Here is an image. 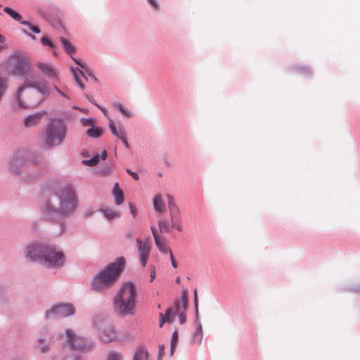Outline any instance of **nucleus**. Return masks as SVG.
I'll use <instances>...</instances> for the list:
<instances>
[{
	"mask_svg": "<svg viewBox=\"0 0 360 360\" xmlns=\"http://www.w3.org/2000/svg\"><path fill=\"white\" fill-rule=\"evenodd\" d=\"M77 207V199L74 189L66 187L47 202L45 208L48 219L54 220L60 216L72 213Z\"/></svg>",
	"mask_w": 360,
	"mask_h": 360,
	"instance_id": "f257e3e1",
	"label": "nucleus"
},
{
	"mask_svg": "<svg viewBox=\"0 0 360 360\" xmlns=\"http://www.w3.org/2000/svg\"><path fill=\"white\" fill-rule=\"evenodd\" d=\"M124 266L125 259L122 257L108 264L94 276L91 283L92 290L104 292L112 288L117 282Z\"/></svg>",
	"mask_w": 360,
	"mask_h": 360,
	"instance_id": "f03ea898",
	"label": "nucleus"
},
{
	"mask_svg": "<svg viewBox=\"0 0 360 360\" xmlns=\"http://www.w3.org/2000/svg\"><path fill=\"white\" fill-rule=\"evenodd\" d=\"M136 285L131 282L124 283L113 299L115 311L120 315L131 314L136 307Z\"/></svg>",
	"mask_w": 360,
	"mask_h": 360,
	"instance_id": "7ed1b4c3",
	"label": "nucleus"
},
{
	"mask_svg": "<svg viewBox=\"0 0 360 360\" xmlns=\"http://www.w3.org/2000/svg\"><path fill=\"white\" fill-rule=\"evenodd\" d=\"M44 98L29 82L20 86L11 99V106L15 110L33 108L38 106Z\"/></svg>",
	"mask_w": 360,
	"mask_h": 360,
	"instance_id": "20e7f679",
	"label": "nucleus"
},
{
	"mask_svg": "<svg viewBox=\"0 0 360 360\" xmlns=\"http://www.w3.org/2000/svg\"><path fill=\"white\" fill-rule=\"evenodd\" d=\"M67 345L60 348L52 358L53 360H79L77 350H82L86 347V340L77 335L74 331L68 329L65 333Z\"/></svg>",
	"mask_w": 360,
	"mask_h": 360,
	"instance_id": "39448f33",
	"label": "nucleus"
},
{
	"mask_svg": "<svg viewBox=\"0 0 360 360\" xmlns=\"http://www.w3.org/2000/svg\"><path fill=\"white\" fill-rule=\"evenodd\" d=\"M0 70L13 75L25 76L31 70V62L22 53H13L1 65Z\"/></svg>",
	"mask_w": 360,
	"mask_h": 360,
	"instance_id": "423d86ee",
	"label": "nucleus"
},
{
	"mask_svg": "<svg viewBox=\"0 0 360 360\" xmlns=\"http://www.w3.org/2000/svg\"><path fill=\"white\" fill-rule=\"evenodd\" d=\"M66 127L60 120H53L47 127L44 141L49 147L61 144L65 137Z\"/></svg>",
	"mask_w": 360,
	"mask_h": 360,
	"instance_id": "0eeeda50",
	"label": "nucleus"
},
{
	"mask_svg": "<svg viewBox=\"0 0 360 360\" xmlns=\"http://www.w3.org/2000/svg\"><path fill=\"white\" fill-rule=\"evenodd\" d=\"M41 263L50 267H59L65 263L64 254L54 247L49 246L44 255Z\"/></svg>",
	"mask_w": 360,
	"mask_h": 360,
	"instance_id": "6e6552de",
	"label": "nucleus"
},
{
	"mask_svg": "<svg viewBox=\"0 0 360 360\" xmlns=\"http://www.w3.org/2000/svg\"><path fill=\"white\" fill-rule=\"evenodd\" d=\"M48 245L41 243H32L29 244L26 248V255L32 261L42 262L44 255L48 249Z\"/></svg>",
	"mask_w": 360,
	"mask_h": 360,
	"instance_id": "1a4fd4ad",
	"label": "nucleus"
},
{
	"mask_svg": "<svg viewBox=\"0 0 360 360\" xmlns=\"http://www.w3.org/2000/svg\"><path fill=\"white\" fill-rule=\"evenodd\" d=\"M75 313V308L70 304H60L53 307L50 311H47L48 318L58 317L63 318L72 315Z\"/></svg>",
	"mask_w": 360,
	"mask_h": 360,
	"instance_id": "9d476101",
	"label": "nucleus"
},
{
	"mask_svg": "<svg viewBox=\"0 0 360 360\" xmlns=\"http://www.w3.org/2000/svg\"><path fill=\"white\" fill-rule=\"evenodd\" d=\"M99 336L106 343L120 340L119 335L115 328L110 325L105 326L100 330Z\"/></svg>",
	"mask_w": 360,
	"mask_h": 360,
	"instance_id": "9b49d317",
	"label": "nucleus"
},
{
	"mask_svg": "<svg viewBox=\"0 0 360 360\" xmlns=\"http://www.w3.org/2000/svg\"><path fill=\"white\" fill-rule=\"evenodd\" d=\"M150 229L154 238L155 243L159 251L162 254H167L172 252V250L168 246L167 238L161 236L154 227L151 226Z\"/></svg>",
	"mask_w": 360,
	"mask_h": 360,
	"instance_id": "f8f14e48",
	"label": "nucleus"
},
{
	"mask_svg": "<svg viewBox=\"0 0 360 360\" xmlns=\"http://www.w3.org/2000/svg\"><path fill=\"white\" fill-rule=\"evenodd\" d=\"M136 244L138 246V252L140 257L141 262L143 266H146L148 258L150 255V245L148 240L143 241L140 238L136 239Z\"/></svg>",
	"mask_w": 360,
	"mask_h": 360,
	"instance_id": "ddd939ff",
	"label": "nucleus"
},
{
	"mask_svg": "<svg viewBox=\"0 0 360 360\" xmlns=\"http://www.w3.org/2000/svg\"><path fill=\"white\" fill-rule=\"evenodd\" d=\"M180 307L179 304L176 303L173 307L168 309L165 314H160V327H162L165 322L171 323L174 321L176 314L179 313Z\"/></svg>",
	"mask_w": 360,
	"mask_h": 360,
	"instance_id": "4468645a",
	"label": "nucleus"
},
{
	"mask_svg": "<svg viewBox=\"0 0 360 360\" xmlns=\"http://www.w3.org/2000/svg\"><path fill=\"white\" fill-rule=\"evenodd\" d=\"M35 66L44 76L49 78H57V72L51 65L42 62H37Z\"/></svg>",
	"mask_w": 360,
	"mask_h": 360,
	"instance_id": "2eb2a0df",
	"label": "nucleus"
},
{
	"mask_svg": "<svg viewBox=\"0 0 360 360\" xmlns=\"http://www.w3.org/2000/svg\"><path fill=\"white\" fill-rule=\"evenodd\" d=\"M44 115V112H37L26 117L23 121V125L26 128L36 127Z\"/></svg>",
	"mask_w": 360,
	"mask_h": 360,
	"instance_id": "dca6fc26",
	"label": "nucleus"
},
{
	"mask_svg": "<svg viewBox=\"0 0 360 360\" xmlns=\"http://www.w3.org/2000/svg\"><path fill=\"white\" fill-rule=\"evenodd\" d=\"M153 207L156 212L162 214L165 212V206L162 195L160 193L156 194L153 198Z\"/></svg>",
	"mask_w": 360,
	"mask_h": 360,
	"instance_id": "f3484780",
	"label": "nucleus"
},
{
	"mask_svg": "<svg viewBox=\"0 0 360 360\" xmlns=\"http://www.w3.org/2000/svg\"><path fill=\"white\" fill-rule=\"evenodd\" d=\"M113 195L117 205H121L124 202V194L117 183L114 186Z\"/></svg>",
	"mask_w": 360,
	"mask_h": 360,
	"instance_id": "a211bd4d",
	"label": "nucleus"
},
{
	"mask_svg": "<svg viewBox=\"0 0 360 360\" xmlns=\"http://www.w3.org/2000/svg\"><path fill=\"white\" fill-rule=\"evenodd\" d=\"M109 127L112 134L119 139L120 138V134L124 135L125 134V131L123 127L120 126L119 128L117 129L116 127L115 121L112 120H109Z\"/></svg>",
	"mask_w": 360,
	"mask_h": 360,
	"instance_id": "6ab92c4d",
	"label": "nucleus"
},
{
	"mask_svg": "<svg viewBox=\"0 0 360 360\" xmlns=\"http://www.w3.org/2000/svg\"><path fill=\"white\" fill-rule=\"evenodd\" d=\"M71 70H72V72L73 74V76H74V78H75V81L77 82V83L78 84L79 87L82 89H84V84L80 80L79 77L80 76L84 77V73L82 70H80L79 68H75H75H72Z\"/></svg>",
	"mask_w": 360,
	"mask_h": 360,
	"instance_id": "aec40b11",
	"label": "nucleus"
},
{
	"mask_svg": "<svg viewBox=\"0 0 360 360\" xmlns=\"http://www.w3.org/2000/svg\"><path fill=\"white\" fill-rule=\"evenodd\" d=\"M102 212L105 217L110 220L120 217V213L118 211H116L110 208L103 209Z\"/></svg>",
	"mask_w": 360,
	"mask_h": 360,
	"instance_id": "412c9836",
	"label": "nucleus"
},
{
	"mask_svg": "<svg viewBox=\"0 0 360 360\" xmlns=\"http://www.w3.org/2000/svg\"><path fill=\"white\" fill-rule=\"evenodd\" d=\"M31 84L37 89V93L41 96L49 92V87L44 83L35 82ZM41 97L43 98V96Z\"/></svg>",
	"mask_w": 360,
	"mask_h": 360,
	"instance_id": "4be33fe9",
	"label": "nucleus"
},
{
	"mask_svg": "<svg viewBox=\"0 0 360 360\" xmlns=\"http://www.w3.org/2000/svg\"><path fill=\"white\" fill-rule=\"evenodd\" d=\"M167 199H168V206L170 212V217L171 219H172V215H174V212L176 211L179 212V207L174 202V199L172 195L169 194L167 195Z\"/></svg>",
	"mask_w": 360,
	"mask_h": 360,
	"instance_id": "5701e85b",
	"label": "nucleus"
},
{
	"mask_svg": "<svg viewBox=\"0 0 360 360\" xmlns=\"http://www.w3.org/2000/svg\"><path fill=\"white\" fill-rule=\"evenodd\" d=\"M60 41L63 46V48L68 53H72L75 52V47L64 37H60Z\"/></svg>",
	"mask_w": 360,
	"mask_h": 360,
	"instance_id": "b1692460",
	"label": "nucleus"
},
{
	"mask_svg": "<svg viewBox=\"0 0 360 360\" xmlns=\"http://www.w3.org/2000/svg\"><path fill=\"white\" fill-rule=\"evenodd\" d=\"M159 233L168 232L170 229L169 224L165 219H161L158 221Z\"/></svg>",
	"mask_w": 360,
	"mask_h": 360,
	"instance_id": "393cba45",
	"label": "nucleus"
},
{
	"mask_svg": "<svg viewBox=\"0 0 360 360\" xmlns=\"http://www.w3.org/2000/svg\"><path fill=\"white\" fill-rule=\"evenodd\" d=\"M134 360H148V352L143 348H139L135 353Z\"/></svg>",
	"mask_w": 360,
	"mask_h": 360,
	"instance_id": "a878e982",
	"label": "nucleus"
},
{
	"mask_svg": "<svg viewBox=\"0 0 360 360\" xmlns=\"http://www.w3.org/2000/svg\"><path fill=\"white\" fill-rule=\"evenodd\" d=\"M4 11L7 14H8L10 16H11L13 19H15V20L19 21V22L20 21V20L22 18L21 15L18 13L14 11L11 8L5 7L4 8Z\"/></svg>",
	"mask_w": 360,
	"mask_h": 360,
	"instance_id": "bb28decb",
	"label": "nucleus"
},
{
	"mask_svg": "<svg viewBox=\"0 0 360 360\" xmlns=\"http://www.w3.org/2000/svg\"><path fill=\"white\" fill-rule=\"evenodd\" d=\"M99 158L100 156L97 154L90 160H84L82 163L86 166H94L98 163Z\"/></svg>",
	"mask_w": 360,
	"mask_h": 360,
	"instance_id": "cd10ccee",
	"label": "nucleus"
},
{
	"mask_svg": "<svg viewBox=\"0 0 360 360\" xmlns=\"http://www.w3.org/2000/svg\"><path fill=\"white\" fill-rule=\"evenodd\" d=\"M102 131L98 128H90L87 130V134L90 137L97 138L101 135Z\"/></svg>",
	"mask_w": 360,
	"mask_h": 360,
	"instance_id": "c85d7f7f",
	"label": "nucleus"
},
{
	"mask_svg": "<svg viewBox=\"0 0 360 360\" xmlns=\"http://www.w3.org/2000/svg\"><path fill=\"white\" fill-rule=\"evenodd\" d=\"M178 341V333L177 331H174L172 334V338L171 340V354L172 355L176 345Z\"/></svg>",
	"mask_w": 360,
	"mask_h": 360,
	"instance_id": "c756f323",
	"label": "nucleus"
},
{
	"mask_svg": "<svg viewBox=\"0 0 360 360\" xmlns=\"http://www.w3.org/2000/svg\"><path fill=\"white\" fill-rule=\"evenodd\" d=\"M41 44L44 45V46H48L49 47H51V49H53V50L54 51V49H55V45L53 44V43L49 39V37H46V36H44L41 39Z\"/></svg>",
	"mask_w": 360,
	"mask_h": 360,
	"instance_id": "7c9ffc66",
	"label": "nucleus"
},
{
	"mask_svg": "<svg viewBox=\"0 0 360 360\" xmlns=\"http://www.w3.org/2000/svg\"><path fill=\"white\" fill-rule=\"evenodd\" d=\"M23 161L20 158H16L12 160L11 162V168L12 169L17 173V171L15 170V167H17L18 165H22Z\"/></svg>",
	"mask_w": 360,
	"mask_h": 360,
	"instance_id": "2f4dec72",
	"label": "nucleus"
},
{
	"mask_svg": "<svg viewBox=\"0 0 360 360\" xmlns=\"http://www.w3.org/2000/svg\"><path fill=\"white\" fill-rule=\"evenodd\" d=\"M171 226L176 229L179 231H182L183 226L180 221H174V215H172V219H171Z\"/></svg>",
	"mask_w": 360,
	"mask_h": 360,
	"instance_id": "473e14b6",
	"label": "nucleus"
},
{
	"mask_svg": "<svg viewBox=\"0 0 360 360\" xmlns=\"http://www.w3.org/2000/svg\"><path fill=\"white\" fill-rule=\"evenodd\" d=\"M21 24H23V25H26L29 27V28L33 31L35 33H40V29L37 27V26H35V25H32L30 22H29L28 21H22L20 22Z\"/></svg>",
	"mask_w": 360,
	"mask_h": 360,
	"instance_id": "72a5a7b5",
	"label": "nucleus"
},
{
	"mask_svg": "<svg viewBox=\"0 0 360 360\" xmlns=\"http://www.w3.org/2000/svg\"><path fill=\"white\" fill-rule=\"evenodd\" d=\"M122 356L117 352H111L108 355V360H121Z\"/></svg>",
	"mask_w": 360,
	"mask_h": 360,
	"instance_id": "f704fd0d",
	"label": "nucleus"
},
{
	"mask_svg": "<svg viewBox=\"0 0 360 360\" xmlns=\"http://www.w3.org/2000/svg\"><path fill=\"white\" fill-rule=\"evenodd\" d=\"M129 209L133 218H135L137 215L138 211L134 204L129 203Z\"/></svg>",
	"mask_w": 360,
	"mask_h": 360,
	"instance_id": "c9c22d12",
	"label": "nucleus"
},
{
	"mask_svg": "<svg viewBox=\"0 0 360 360\" xmlns=\"http://www.w3.org/2000/svg\"><path fill=\"white\" fill-rule=\"evenodd\" d=\"M169 254V256H170V260H171L172 266L174 268H175V269L177 268L178 265H177V263H176V260L174 259V255L172 254V252H170Z\"/></svg>",
	"mask_w": 360,
	"mask_h": 360,
	"instance_id": "e433bc0d",
	"label": "nucleus"
},
{
	"mask_svg": "<svg viewBox=\"0 0 360 360\" xmlns=\"http://www.w3.org/2000/svg\"><path fill=\"white\" fill-rule=\"evenodd\" d=\"M120 139L122 140V141L124 143V145L125 146V147L129 148V145L127 138H126V133L124 135L120 134Z\"/></svg>",
	"mask_w": 360,
	"mask_h": 360,
	"instance_id": "4c0bfd02",
	"label": "nucleus"
},
{
	"mask_svg": "<svg viewBox=\"0 0 360 360\" xmlns=\"http://www.w3.org/2000/svg\"><path fill=\"white\" fill-rule=\"evenodd\" d=\"M164 350H165L164 345H159V354H158V359L159 360L161 359V357L164 354Z\"/></svg>",
	"mask_w": 360,
	"mask_h": 360,
	"instance_id": "58836bf2",
	"label": "nucleus"
},
{
	"mask_svg": "<svg viewBox=\"0 0 360 360\" xmlns=\"http://www.w3.org/2000/svg\"><path fill=\"white\" fill-rule=\"evenodd\" d=\"M127 173L131 175L135 180H138L139 179V176L137 173L134 172L129 169L127 170Z\"/></svg>",
	"mask_w": 360,
	"mask_h": 360,
	"instance_id": "ea45409f",
	"label": "nucleus"
},
{
	"mask_svg": "<svg viewBox=\"0 0 360 360\" xmlns=\"http://www.w3.org/2000/svg\"><path fill=\"white\" fill-rule=\"evenodd\" d=\"M82 122H83V124L85 126H92L93 125L92 120H83Z\"/></svg>",
	"mask_w": 360,
	"mask_h": 360,
	"instance_id": "a19ab883",
	"label": "nucleus"
},
{
	"mask_svg": "<svg viewBox=\"0 0 360 360\" xmlns=\"http://www.w3.org/2000/svg\"><path fill=\"white\" fill-rule=\"evenodd\" d=\"M186 321V315L184 313L179 314V322L181 324L185 323Z\"/></svg>",
	"mask_w": 360,
	"mask_h": 360,
	"instance_id": "79ce46f5",
	"label": "nucleus"
},
{
	"mask_svg": "<svg viewBox=\"0 0 360 360\" xmlns=\"http://www.w3.org/2000/svg\"><path fill=\"white\" fill-rule=\"evenodd\" d=\"M72 60H75V62L79 65L82 68L86 70V67L84 64H82L79 60L76 59L75 58L72 56Z\"/></svg>",
	"mask_w": 360,
	"mask_h": 360,
	"instance_id": "37998d69",
	"label": "nucleus"
},
{
	"mask_svg": "<svg viewBox=\"0 0 360 360\" xmlns=\"http://www.w3.org/2000/svg\"><path fill=\"white\" fill-rule=\"evenodd\" d=\"M120 112L125 116L127 117H131V114L130 112L126 110L125 109H124V108L120 110Z\"/></svg>",
	"mask_w": 360,
	"mask_h": 360,
	"instance_id": "c03bdc74",
	"label": "nucleus"
},
{
	"mask_svg": "<svg viewBox=\"0 0 360 360\" xmlns=\"http://www.w3.org/2000/svg\"><path fill=\"white\" fill-rule=\"evenodd\" d=\"M148 1L154 8H159L158 4L155 0H148Z\"/></svg>",
	"mask_w": 360,
	"mask_h": 360,
	"instance_id": "a18cd8bd",
	"label": "nucleus"
},
{
	"mask_svg": "<svg viewBox=\"0 0 360 360\" xmlns=\"http://www.w3.org/2000/svg\"><path fill=\"white\" fill-rule=\"evenodd\" d=\"M41 353H45L49 351V347L45 346H39V347Z\"/></svg>",
	"mask_w": 360,
	"mask_h": 360,
	"instance_id": "49530a36",
	"label": "nucleus"
},
{
	"mask_svg": "<svg viewBox=\"0 0 360 360\" xmlns=\"http://www.w3.org/2000/svg\"><path fill=\"white\" fill-rule=\"evenodd\" d=\"M202 328H201V327H200V328L198 329V330H197V332H196V333H195V337H198V336L199 338H201V337H202Z\"/></svg>",
	"mask_w": 360,
	"mask_h": 360,
	"instance_id": "de8ad7c7",
	"label": "nucleus"
},
{
	"mask_svg": "<svg viewBox=\"0 0 360 360\" xmlns=\"http://www.w3.org/2000/svg\"><path fill=\"white\" fill-rule=\"evenodd\" d=\"M194 297H195V305L196 309H198V297H197V290H195L194 292Z\"/></svg>",
	"mask_w": 360,
	"mask_h": 360,
	"instance_id": "09e8293b",
	"label": "nucleus"
},
{
	"mask_svg": "<svg viewBox=\"0 0 360 360\" xmlns=\"http://www.w3.org/2000/svg\"><path fill=\"white\" fill-rule=\"evenodd\" d=\"M55 89H56V91H57L60 95H61V96H64V97H67L66 94H65L64 92H63L62 91H60L58 87H56H56H55Z\"/></svg>",
	"mask_w": 360,
	"mask_h": 360,
	"instance_id": "8fccbe9b",
	"label": "nucleus"
},
{
	"mask_svg": "<svg viewBox=\"0 0 360 360\" xmlns=\"http://www.w3.org/2000/svg\"><path fill=\"white\" fill-rule=\"evenodd\" d=\"M150 281L152 282V281H153V279L155 278V270H153V271L150 272Z\"/></svg>",
	"mask_w": 360,
	"mask_h": 360,
	"instance_id": "3c124183",
	"label": "nucleus"
},
{
	"mask_svg": "<svg viewBox=\"0 0 360 360\" xmlns=\"http://www.w3.org/2000/svg\"><path fill=\"white\" fill-rule=\"evenodd\" d=\"M134 235H135V233H133V232H129V233H127L126 234V237H127V238H134Z\"/></svg>",
	"mask_w": 360,
	"mask_h": 360,
	"instance_id": "603ef678",
	"label": "nucleus"
},
{
	"mask_svg": "<svg viewBox=\"0 0 360 360\" xmlns=\"http://www.w3.org/2000/svg\"><path fill=\"white\" fill-rule=\"evenodd\" d=\"M106 158H107V152H106V150H103L101 153V159L105 160Z\"/></svg>",
	"mask_w": 360,
	"mask_h": 360,
	"instance_id": "864d4df0",
	"label": "nucleus"
},
{
	"mask_svg": "<svg viewBox=\"0 0 360 360\" xmlns=\"http://www.w3.org/2000/svg\"><path fill=\"white\" fill-rule=\"evenodd\" d=\"M115 108L119 110L120 111L123 108V106L122 104L117 103L115 105Z\"/></svg>",
	"mask_w": 360,
	"mask_h": 360,
	"instance_id": "5fc2aeb1",
	"label": "nucleus"
},
{
	"mask_svg": "<svg viewBox=\"0 0 360 360\" xmlns=\"http://www.w3.org/2000/svg\"><path fill=\"white\" fill-rule=\"evenodd\" d=\"M5 40H6L5 37L0 34V43L4 44L5 42Z\"/></svg>",
	"mask_w": 360,
	"mask_h": 360,
	"instance_id": "6e6d98bb",
	"label": "nucleus"
},
{
	"mask_svg": "<svg viewBox=\"0 0 360 360\" xmlns=\"http://www.w3.org/2000/svg\"><path fill=\"white\" fill-rule=\"evenodd\" d=\"M6 49V46L4 45H0V51Z\"/></svg>",
	"mask_w": 360,
	"mask_h": 360,
	"instance_id": "4d7b16f0",
	"label": "nucleus"
},
{
	"mask_svg": "<svg viewBox=\"0 0 360 360\" xmlns=\"http://www.w3.org/2000/svg\"><path fill=\"white\" fill-rule=\"evenodd\" d=\"M100 108L101 109V110L103 111V112L105 115H107V110H106L105 109H104V108Z\"/></svg>",
	"mask_w": 360,
	"mask_h": 360,
	"instance_id": "13d9d810",
	"label": "nucleus"
},
{
	"mask_svg": "<svg viewBox=\"0 0 360 360\" xmlns=\"http://www.w3.org/2000/svg\"><path fill=\"white\" fill-rule=\"evenodd\" d=\"M176 283H179L180 282V279H179V278H176Z\"/></svg>",
	"mask_w": 360,
	"mask_h": 360,
	"instance_id": "bf43d9fd",
	"label": "nucleus"
}]
</instances>
